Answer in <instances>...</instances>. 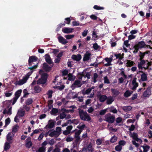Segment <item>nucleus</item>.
Wrapping results in <instances>:
<instances>
[{
	"instance_id": "obj_1",
	"label": "nucleus",
	"mask_w": 152,
	"mask_h": 152,
	"mask_svg": "<svg viewBox=\"0 0 152 152\" xmlns=\"http://www.w3.org/2000/svg\"><path fill=\"white\" fill-rule=\"evenodd\" d=\"M78 110L80 118L81 120L87 121L91 120V118L86 112L80 109H78Z\"/></svg>"
},
{
	"instance_id": "obj_2",
	"label": "nucleus",
	"mask_w": 152,
	"mask_h": 152,
	"mask_svg": "<svg viewBox=\"0 0 152 152\" xmlns=\"http://www.w3.org/2000/svg\"><path fill=\"white\" fill-rule=\"evenodd\" d=\"M30 75L31 74L28 73L25 77H23L22 79L20 80L19 81H16L14 83L15 84V85H23L26 82Z\"/></svg>"
},
{
	"instance_id": "obj_3",
	"label": "nucleus",
	"mask_w": 152,
	"mask_h": 152,
	"mask_svg": "<svg viewBox=\"0 0 152 152\" xmlns=\"http://www.w3.org/2000/svg\"><path fill=\"white\" fill-rule=\"evenodd\" d=\"M115 119L114 116L111 115L110 114L106 115L105 116V121L109 123H113Z\"/></svg>"
},
{
	"instance_id": "obj_4",
	"label": "nucleus",
	"mask_w": 152,
	"mask_h": 152,
	"mask_svg": "<svg viewBox=\"0 0 152 152\" xmlns=\"http://www.w3.org/2000/svg\"><path fill=\"white\" fill-rule=\"evenodd\" d=\"M83 83L81 82V80H76L74 82L73 84L71 86V88L72 90L74 89L76 87H80L83 84L85 83V81H83L82 82Z\"/></svg>"
},
{
	"instance_id": "obj_5",
	"label": "nucleus",
	"mask_w": 152,
	"mask_h": 152,
	"mask_svg": "<svg viewBox=\"0 0 152 152\" xmlns=\"http://www.w3.org/2000/svg\"><path fill=\"white\" fill-rule=\"evenodd\" d=\"M140 62H139L138 64V67L139 69H147L148 68V66L146 65V63L144 60H140Z\"/></svg>"
},
{
	"instance_id": "obj_6",
	"label": "nucleus",
	"mask_w": 152,
	"mask_h": 152,
	"mask_svg": "<svg viewBox=\"0 0 152 152\" xmlns=\"http://www.w3.org/2000/svg\"><path fill=\"white\" fill-rule=\"evenodd\" d=\"M151 87H148L143 93L142 96L145 98H148L151 94Z\"/></svg>"
},
{
	"instance_id": "obj_7",
	"label": "nucleus",
	"mask_w": 152,
	"mask_h": 152,
	"mask_svg": "<svg viewBox=\"0 0 152 152\" xmlns=\"http://www.w3.org/2000/svg\"><path fill=\"white\" fill-rule=\"evenodd\" d=\"M129 135L130 137L132 138L133 139L135 140L137 142H138L140 144L142 143V140L141 139L138 138V135L137 133H132L130 132Z\"/></svg>"
},
{
	"instance_id": "obj_8",
	"label": "nucleus",
	"mask_w": 152,
	"mask_h": 152,
	"mask_svg": "<svg viewBox=\"0 0 152 152\" xmlns=\"http://www.w3.org/2000/svg\"><path fill=\"white\" fill-rule=\"evenodd\" d=\"M59 117L61 119H63L65 118L69 119L71 118V116L69 114L67 115L66 113L64 110L60 114Z\"/></svg>"
},
{
	"instance_id": "obj_9",
	"label": "nucleus",
	"mask_w": 152,
	"mask_h": 152,
	"mask_svg": "<svg viewBox=\"0 0 152 152\" xmlns=\"http://www.w3.org/2000/svg\"><path fill=\"white\" fill-rule=\"evenodd\" d=\"M22 90H19L17 91L15 94V97L13 99V101L12 103V104H14L16 102L17 100L20 96V94L21 93Z\"/></svg>"
},
{
	"instance_id": "obj_10",
	"label": "nucleus",
	"mask_w": 152,
	"mask_h": 152,
	"mask_svg": "<svg viewBox=\"0 0 152 152\" xmlns=\"http://www.w3.org/2000/svg\"><path fill=\"white\" fill-rule=\"evenodd\" d=\"M55 125V122L52 120H50L48 121V124L45 127L46 129H51L53 128Z\"/></svg>"
},
{
	"instance_id": "obj_11",
	"label": "nucleus",
	"mask_w": 152,
	"mask_h": 152,
	"mask_svg": "<svg viewBox=\"0 0 152 152\" xmlns=\"http://www.w3.org/2000/svg\"><path fill=\"white\" fill-rule=\"evenodd\" d=\"M92 147L91 145V144H89L85 148L83 149L81 152H93Z\"/></svg>"
},
{
	"instance_id": "obj_12",
	"label": "nucleus",
	"mask_w": 152,
	"mask_h": 152,
	"mask_svg": "<svg viewBox=\"0 0 152 152\" xmlns=\"http://www.w3.org/2000/svg\"><path fill=\"white\" fill-rule=\"evenodd\" d=\"M25 145L27 148H29L32 145V144L31 141V138L30 137H28L26 140Z\"/></svg>"
},
{
	"instance_id": "obj_13",
	"label": "nucleus",
	"mask_w": 152,
	"mask_h": 152,
	"mask_svg": "<svg viewBox=\"0 0 152 152\" xmlns=\"http://www.w3.org/2000/svg\"><path fill=\"white\" fill-rule=\"evenodd\" d=\"M14 136V135L13 133L11 132L9 133L7 136V140L10 143H12V141Z\"/></svg>"
},
{
	"instance_id": "obj_14",
	"label": "nucleus",
	"mask_w": 152,
	"mask_h": 152,
	"mask_svg": "<svg viewBox=\"0 0 152 152\" xmlns=\"http://www.w3.org/2000/svg\"><path fill=\"white\" fill-rule=\"evenodd\" d=\"M78 96L77 94H75V92H72L69 93L67 95V97L69 99H75L76 98H77Z\"/></svg>"
},
{
	"instance_id": "obj_15",
	"label": "nucleus",
	"mask_w": 152,
	"mask_h": 152,
	"mask_svg": "<svg viewBox=\"0 0 152 152\" xmlns=\"http://www.w3.org/2000/svg\"><path fill=\"white\" fill-rule=\"evenodd\" d=\"M37 58L35 56L30 57L28 60L29 65L31 66L32 65V62L37 61Z\"/></svg>"
},
{
	"instance_id": "obj_16",
	"label": "nucleus",
	"mask_w": 152,
	"mask_h": 152,
	"mask_svg": "<svg viewBox=\"0 0 152 152\" xmlns=\"http://www.w3.org/2000/svg\"><path fill=\"white\" fill-rule=\"evenodd\" d=\"M72 58L74 60L79 61L81 58V56L79 54L77 55H73L72 56Z\"/></svg>"
},
{
	"instance_id": "obj_17",
	"label": "nucleus",
	"mask_w": 152,
	"mask_h": 152,
	"mask_svg": "<svg viewBox=\"0 0 152 152\" xmlns=\"http://www.w3.org/2000/svg\"><path fill=\"white\" fill-rule=\"evenodd\" d=\"M106 99V103L107 104H111L114 101V100L112 96H110L108 97H107V98Z\"/></svg>"
},
{
	"instance_id": "obj_18",
	"label": "nucleus",
	"mask_w": 152,
	"mask_h": 152,
	"mask_svg": "<svg viewBox=\"0 0 152 152\" xmlns=\"http://www.w3.org/2000/svg\"><path fill=\"white\" fill-rule=\"evenodd\" d=\"M91 55V54L88 52H87L84 55L83 58V60L84 61L88 60Z\"/></svg>"
},
{
	"instance_id": "obj_19",
	"label": "nucleus",
	"mask_w": 152,
	"mask_h": 152,
	"mask_svg": "<svg viewBox=\"0 0 152 152\" xmlns=\"http://www.w3.org/2000/svg\"><path fill=\"white\" fill-rule=\"evenodd\" d=\"M136 80L137 78H134L132 81V84L133 86L132 88V89L133 90H135L138 86V84Z\"/></svg>"
},
{
	"instance_id": "obj_20",
	"label": "nucleus",
	"mask_w": 152,
	"mask_h": 152,
	"mask_svg": "<svg viewBox=\"0 0 152 152\" xmlns=\"http://www.w3.org/2000/svg\"><path fill=\"white\" fill-rule=\"evenodd\" d=\"M98 97L100 101L101 102H104L107 98V96L105 95H99Z\"/></svg>"
},
{
	"instance_id": "obj_21",
	"label": "nucleus",
	"mask_w": 152,
	"mask_h": 152,
	"mask_svg": "<svg viewBox=\"0 0 152 152\" xmlns=\"http://www.w3.org/2000/svg\"><path fill=\"white\" fill-rule=\"evenodd\" d=\"M139 72H140L143 73L141 76V78L140 80L142 81H145L147 80V77L146 74L144 73L142 71H139Z\"/></svg>"
},
{
	"instance_id": "obj_22",
	"label": "nucleus",
	"mask_w": 152,
	"mask_h": 152,
	"mask_svg": "<svg viewBox=\"0 0 152 152\" xmlns=\"http://www.w3.org/2000/svg\"><path fill=\"white\" fill-rule=\"evenodd\" d=\"M73 29L72 28H66L62 29V31L66 34H68L72 32Z\"/></svg>"
},
{
	"instance_id": "obj_23",
	"label": "nucleus",
	"mask_w": 152,
	"mask_h": 152,
	"mask_svg": "<svg viewBox=\"0 0 152 152\" xmlns=\"http://www.w3.org/2000/svg\"><path fill=\"white\" fill-rule=\"evenodd\" d=\"M58 39L59 42L62 44H65L67 43V41H66L62 36H59L58 37Z\"/></svg>"
},
{
	"instance_id": "obj_24",
	"label": "nucleus",
	"mask_w": 152,
	"mask_h": 152,
	"mask_svg": "<svg viewBox=\"0 0 152 152\" xmlns=\"http://www.w3.org/2000/svg\"><path fill=\"white\" fill-rule=\"evenodd\" d=\"M43 72V71L42 70H40L39 71V73L40 74H41V77L42 79H43L44 80L46 81L48 77V75L46 73H43L42 74V73Z\"/></svg>"
},
{
	"instance_id": "obj_25",
	"label": "nucleus",
	"mask_w": 152,
	"mask_h": 152,
	"mask_svg": "<svg viewBox=\"0 0 152 152\" xmlns=\"http://www.w3.org/2000/svg\"><path fill=\"white\" fill-rule=\"evenodd\" d=\"M145 45V42L143 41H141L136 45V47H137L139 48H142L144 47Z\"/></svg>"
},
{
	"instance_id": "obj_26",
	"label": "nucleus",
	"mask_w": 152,
	"mask_h": 152,
	"mask_svg": "<svg viewBox=\"0 0 152 152\" xmlns=\"http://www.w3.org/2000/svg\"><path fill=\"white\" fill-rule=\"evenodd\" d=\"M3 113L4 114H8L11 115L12 114V107L8 108V109H5L3 111Z\"/></svg>"
},
{
	"instance_id": "obj_27",
	"label": "nucleus",
	"mask_w": 152,
	"mask_h": 152,
	"mask_svg": "<svg viewBox=\"0 0 152 152\" xmlns=\"http://www.w3.org/2000/svg\"><path fill=\"white\" fill-rule=\"evenodd\" d=\"M45 58L46 61L49 64H51L52 61L50 56L48 54H46L45 56Z\"/></svg>"
},
{
	"instance_id": "obj_28",
	"label": "nucleus",
	"mask_w": 152,
	"mask_h": 152,
	"mask_svg": "<svg viewBox=\"0 0 152 152\" xmlns=\"http://www.w3.org/2000/svg\"><path fill=\"white\" fill-rule=\"evenodd\" d=\"M134 64V62L130 60H127L126 66L127 67H131Z\"/></svg>"
},
{
	"instance_id": "obj_29",
	"label": "nucleus",
	"mask_w": 152,
	"mask_h": 152,
	"mask_svg": "<svg viewBox=\"0 0 152 152\" xmlns=\"http://www.w3.org/2000/svg\"><path fill=\"white\" fill-rule=\"evenodd\" d=\"M52 66H49L46 63H45L43 64V68L45 71H49L50 70Z\"/></svg>"
},
{
	"instance_id": "obj_30",
	"label": "nucleus",
	"mask_w": 152,
	"mask_h": 152,
	"mask_svg": "<svg viewBox=\"0 0 152 152\" xmlns=\"http://www.w3.org/2000/svg\"><path fill=\"white\" fill-rule=\"evenodd\" d=\"M49 135L50 137H57L59 136V135L55 131H52L50 133H49Z\"/></svg>"
},
{
	"instance_id": "obj_31",
	"label": "nucleus",
	"mask_w": 152,
	"mask_h": 152,
	"mask_svg": "<svg viewBox=\"0 0 152 152\" xmlns=\"http://www.w3.org/2000/svg\"><path fill=\"white\" fill-rule=\"evenodd\" d=\"M113 94L115 96H117L119 94V92L117 90L114 89H111Z\"/></svg>"
},
{
	"instance_id": "obj_32",
	"label": "nucleus",
	"mask_w": 152,
	"mask_h": 152,
	"mask_svg": "<svg viewBox=\"0 0 152 152\" xmlns=\"http://www.w3.org/2000/svg\"><path fill=\"white\" fill-rule=\"evenodd\" d=\"M25 111L23 109H20L18 110L17 114L20 116H23L25 114Z\"/></svg>"
},
{
	"instance_id": "obj_33",
	"label": "nucleus",
	"mask_w": 152,
	"mask_h": 152,
	"mask_svg": "<svg viewBox=\"0 0 152 152\" xmlns=\"http://www.w3.org/2000/svg\"><path fill=\"white\" fill-rule=\"evenodd\" d=\"M68 80L70 81H73L75 78V76H73L72 74L70 73L68 75Z\"/></svg>"
},
{
	"instance_id": "obj_34",
	"label": "nucleus",
	"mask_w": 152,
	"mask_h": 152,
	"mask_svg": "<svg viewBox=\"0 0 152 152\" xmlns=\"http://www.w3.org/2000/svg\"><path fill=\"white\" fill-rule=\"evenodd\" d=\"M122 109L125 111L127 112L129 111H130L132 109L131 106H124L122 107Z\"/></svg>"
},
{
	"instance_id": "obj_35",
	"label": "nucleus",
	"mask_w": 152,
	"mask_h": 152,
	"mask_svg": "<svg viewBox=\"0 0 152 152\" xmlns=\"http://www.w3.org/2000/svg\"><path fill=\"white\" fill-rule=\"evenodd\" d=\"M141 147H142L143 149V152H147L150 148L149 146L147 145L141 146Z\"/></svg>"
},
{
	"instance_id": "obj_36",
	"label": "nucleus",
	"mask_w": 152,
	"mask_h": 152,
	"mask_svg": "<svg viewBox=\"0 0 152 152\" xmlns=\"http://www.w3.org/2000/svg\"><path fill=\"white\" fill-rule=\"evenodd\" d=\"M19 128V126L18 125H15L12 127V132H16L18 131Z\"/></svg>"
},
{
	"instance_id": "obj_37",
	"label": "nucleus",
	"mask_w": 152,
	"mask_h": 152,
	"mask_svg": "<svg viewBox=\"0 0 152 152\" xmlns=\"http://www.w3.org/2000/svg\"><path fill=\"white\" fill-rule=\"evenodd\" d=\"M33 102V99L30 98L28 99L26 101V104L27 105H29L31 104Z\"/></svg>"
},
{
	"instance_id": "obj_38",
	"label": "nucleus",
	"mask_w": 152,
	"mask_h": 152,
	"mask_svg": "<svg viewBox=\"0 0 152 152\" xmlns=\"http://www.w3.org/2000/svg\"><path fill=\"white\" fill-rule=\"evenodd\" d=\"M46 82V81L44 80L43 79H42V77L41 79H39L37 81V84H44Z\"/></svg>"
},
{
	"instance_id": "obj_39",
	"label": "nucleus",
	"mask_w": 152,
	"mask_h": 152,
	"mask_svg": "<svg viewBox=\"0 0 152 152\" xmlns=\"http://www.w3.org/2000/svg\"><path fill=\"white\" fill-rule=\"evenodd\" d=\"M10 143L7 142H6L4 145V149L5 151H7L10 148Z\"/></svg>"
},
{
	"instance_id": "obj_40",
	"label": "nucleus",
	"mask_w": 152,
	"mask_h": 152,
	"mask_svg": "<svg viewBox=\"0 0 152 152\" xmlns=\"http://www.w3.org/2000/svg\"><path fill=\"white\" fill-rule=\"evenodd\" d=\"M34 89L36 93H39L41 91V88L38 86H35L34 87Z\"/></svg>"
},
{
	"instance_id": "obj_41",
	"label": "nucleus",
	"mask_w": 152,
	"mask_h": 152,
	"mask_svg": "<svg viewBox=\"0 0 152 152\" xmlns=\"http://www.w3.org/2000/svg\"><path fill=\"white\" fill-rule=\"evenodd\" d=\"M59 135L61 134V128L60 127H57L56 128V130L55 131Z\"/></svg>"
},
{
	"instance_id": "obj_42",
	"label": "nucleus",
	"mask_w": 152,
	"mask_h": 152,
	"mask_svg": "<svg viewBox=\"0 0 152 152\" xmlns=\"http://www.w3.org/2000/svg\"><path fill=\"white\" fill-rule=\"evenodd\" d=\"M103 141V140L102 139H98L96 141V143L98 145H100Z\"/></svg>"
},
{
	"instance_id": "obj_43",
	"label": "nucleus",
	"mask_w": 152,
	"mask_h": 152,
	"mask_svg": "<svg viewBox=\"0 0 152 152\" xmlns=\"http://www.w3.org/2000/svg\"><path fill=\"white\" fill-rule=\"evenodd\" d=\"M83 76L85 77H86L88 79L90 78L91 73L90 72H87L86 73L85 75L83 74V73H82Z\"/></svg>"
},
{
	"instance_id": "obj_44",
	"label": "nucleus",
	"mask_w": 152,
	"mask_h": 152,
	"mask_svg": "<svg viewBox=\"0 0 152 152\" xmlns=\"http://www.w3.org/2000/svg\"><path fill=\"white\" fill-rule=\"evenodd\" d=\"M117 140V137L115 136L113 137L110 139V141L112 143H114L116 142Z\"/></svg>"
},
{
	"instance_id": "obj_45",
	"label": "nucleus",
	"mask_w": 152,
	"mask_h": 152,
	"mask_svg": "<svg viewBox=\"0 0 152 152\" xmlns=\"http://www.w3.org/2000/svg\"><path fill=\"white\" fill-rule=\"evenodd\" d=\"M98 75L96 73H95L94 74L93 77L92 79L94 83H95L96 82L97 80L96 79L98 78Z\"/></svg>"
},
{
	"instance_id": "obj_46",
	"label": "nucleus",
	"mask_w": 152,
	"mask_h": 152,
	"mask_svg": "<svg viewBox=\"0 0 152 152\" xmlns=\"http://www.w3.org/2000/svg\"><path fill=\"white\" fill-rule=\"evenodd\" d=\"M45 148L44 146H42L36 152H45Z\"/></svg>"
},
{
	"instance_id": "obj_47",
	"label": "nucleus",
	"mask_w": 152,
	"mask_h": 152,
	"mask_svg": "<svg viewBox=\"0 0 152 152\" xmlns=\"http://www.w3.org/2000/svg\"><path fill=\"white\" fill-rule=\"evenodd\" d=\"M58 112V110L57 109L53 108L50 112L51 113L53 114H56Z\"/></svg>"
},
{
	"instance_id": "obj_48",
	"label": "nucleus",
	"mask_w": 152,
	"mask_h": 152,
	"mask_svg": "<svg viewBox=\"0 0 152 152\" xmlns=\"http://www.w3.org/2000/svg\"><path fill=\"white\" fill-rule=\"evenodd\" d=\"M132 92L130 93L129 91H127L124 94V96H125L128 97L129 96L132 94Z\"/></svg>"
},
{
	"instance_id": "obj_49",
	"label": "nucleus",
	"mask_w": 152,
	"mask_h": 152,
	"mask_svg": "<svg viewBox=\"0 0 152 152\" xmlns=\"http://www.w3.org/2000/svg\"><path fill=\"white\" fill-rule=\"evenodd\" d=\"M104 83H105L109 84L110 82L107 76L104 77Z\"/></svg>"
},
{
	"instance_id": "obj_50",
	"label": "nucleus",
	"mask_w": 152,
	"mask_h": 152,
	"mask_svg": "<svg viewBox=\"0 0 152 152\" xmlns=\"http://www.w3.org/2000/svg\"><path fill=\"white\" fill-rule=\"evenodd\" d=\"M122 147L121 146L118 145L115 147V150L117 151H121L122 149Z\"/></svg>"
},
{
	"instance_id": "obj_51",
	"label": "nucleus",
	"mask_w": 152,
	"mask_h": 152,
	"mask_svg": "<svg viewBox=\"0 0 152 152\" xmlns=\"http://www.w3.org/2000/svg\"><path fill=\"white\" fill-rule=\"evenodd\" d=\"M92 90V88H88L87 89L85 92H83V94H89L90 92H91Z\"/></svg>"
},
{
	"instance_id": "obj_52",
	"label": "nucleus",
	"mask_w": 152,
	"mask_h": 152,
	"mask_svg": "<svg viewBox=\"0 0 152 152\" xmlns=\"http://www.w3.org/2000/svg\"><path fill=\"white\" fill-rule=\"evenodd\" d=\"M74 36V35H68L65 36V37L67 39H69L72 38Z\"/></svg>"
},
{
	"instance_id": "obj_53",
	"label": "nucleus",
	"mask_w": 152,
	"mask_h": 152,
	"mask_svg": "<svg viewBox=\"0 0 152 152\" xmlns=\"http://www.w3.org/2000/svg\"><path fill=\"white\" fill-rule=\"evenodd\" d=\"M140 54L139 56L140 57V60H142L145 54V53H142L140 52Z\"/></svg>"
},
{
	"instance_id": "obj_54",
	"label": "nucleus",
	"mask_w": 152,
	"mask_h": 152,
	"mask_svg": "<svg viewBox=\"0 0 152 152\" xmlns=\"http://www.w3.org/2000/svg\"><path fill=\"white\" fill-rule=\"evenodd\" d=\"M64 86L63 85H62L60 86H55L54 87V88H58L60 90H62L64 88Z\"/></svg>"
},
{
	"instance_id": "obj_55",
	"label": "nucleus",
	"mask_w": 152,
	"mask_h": 152,
	"mask_svg": "<svg viewBox=\"0 0 152 152\" xmlns=\"http://www.w3.org/2000/svg\"><path fill=\"white\" fill-rule=\"evenodd\" d=\"M104 60L107 63L111 64L110 63L112 60V59L111 58H105Z\"/></svg>"
},
{
	"instance_id": "obj_56",
	"label": "nucleus",
	"mask_w": 152,
	"mask_h": 152,
	"mask_svg": "<svg viewBox=\"0 0 152 152\" xmlns=\"http://www.w3.org/2000/svg\"><path fill=\"white\" fill-rule=\"evenodd\" d=\"M52 93L53 91L51 90H49L48 91V95L49 98H51Z\"/></svg>"
},
{
	"instance_id": "obj_57",
	"label": "nucleus",
	"mask_w": 152,
	"mask_h": 152,
	"mask_svg": "<svg viewBox=\"0 0 152 152\" xmlns=\"http://www.w3.org/2000/svg\"><path fill=\"white\" fill-rule=\"evenodd\" d=\"M126 142L124 140H121L119 142H118V144L119 145H125V144H126Z\"/></svg>"
},
{
	"instance_id": "obj_58",
	"label": "nucleus",
	"mask_w": 152,
	"mask_h": 152,
	"mask_svg": "<svg viewBox=\"0 0 152 152\" xmlns=\"http://www.w3.org/2000/svg\"><path fill=\"white\" fill-rule=\"evenodd\" d=\"M94 9L97 10H103L104 9L103 7H100L97 5L94 6Z\"/></svg>"
},
{
	"instance_id": "obj_59",
	"label": "nucleus",
	"mask_w": 152,
	"mask_h": 152,
	"mask_svg": "<svg viewBox=\"0 0 152 152\" xmlns=\"http://www.w3.org/2000/svg\"><path fill=\"white\" fill-rule=\"evenodd\" d=\"M85 127H86L85 125L83 124L82 125H79L78 128L80 129L79 130H81L82 131Z\"/></svg>"
},
{
	"instance_id": "obj_60",
	"label": "nucleus",
	"mask_w": 152,
	"mask_h": 152,
	"mask_svg": "<svg viewBox=\"0 0 152 152\" xmlns=\"http://www.w3.org/2000/svg\"><path fill=\"white\" fill-rule=\"evenodd\" d=\"M55 141L53 139H51L49 141L48 144L51 145H52L55 144Z\"/></svg>"
},
{
	"instance_id": "obj_61",
	"label": "nucleus",
	"mask_w": 152,
	"mask_h": 152,
	"mask_svg": "<svg viewBox=\"0 0 152 152\" xmlns=\"http://www.w3.org/2000/svg\"><path fill=\"white\" fill-rule=\"evenodd\" d=\"M122 121V118L120 117H118L116 118V121L117 123H119Z\"/></svg>"
},
{
	"instance_id": "obj_62",
	"label": "nucleus",
	"mask_w": 152,
	"mask_h": 152,
	"mask_svg": "<svg viewBox=\"0 0 152 152\" xmlns=\"http://www.w3.org/2000/svg\"><path fill=\"white\" fill-rule=\"evenodd\" d=\"M88 32V30H85L82 33V36L84 37L86 36Z\"/></svg>"
},
{
	"instance_id": "obj_63",
	"label": "nucleus",
	"mask_w": 152,
	"mask_h": 152,
	"mask_svg": "<svg viewBox=\"0 0 152 152\" xmlns=\"http://www.w3.org/2000/svg\"><path fill=\"white\" fill-rule=\"evenodd\" d=\"M81 132L82 131L81 130H79L76 132H75V136H79Z\"/></svg>"
},
{
	"instance_id": "obj_64",
	"label": "nucleus",
	"mask_w": 152,
	"mask_h": 152,
	"mask_svg": "<svg viewBox=\"0 0 152 152\" xmlns=\"http://www.w3.org/2000/svg\"><path fill=\"white\" fill-rule=\"evenodd\" d=\"M52 152H60V149L57 147L55 148Z\"/></svg>"
}]
</instances>
